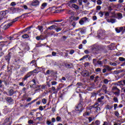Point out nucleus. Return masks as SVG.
<instances>
[{"label": "nucleus", "mask_w": 125, "mask_h": 125, "mask_svg": "<svg viewBox=\"0 0 125 125\" xmlns=\"http://www.w3.org/2000/svg\"><path fill=\"white\" fill-rule=\"evenodd\" d=\"M21 17H18L16 18H15L14 20H13V21L11 22H8L3 26V29L4 30H6V29H8L9 27H10L14 23H15V22L18 21V19H20Z\"/></svg>", "instance_id": "f257e3e1"}, {"label": "nucleus", "mask_w": 125, "mask_h": 125, "mask_svg": "<svg viewBox=\"0 0 125 125\" xmlns=\"http://www.w3.org/2000/svg\"><path fill=\"white\" fill-rule=\"evenodd\" d=\"M77 0H70L66 1V4L69 7L72 8V6H73V3H76V2H77Z\"/></svg>", "instance_id": "f03ea898"}, {"label": "nucleus", "mask_w": 125, "mask_h": 125, "mask_svg": "<svg viewBox=\"0 0 125 125\" xmlns=\"http://www.w3.org/2000/svg\"><path fill=\"white\" fill-rule=\"evenodd\" d=\"M40 1L38 0H33L31 3V5H32V6H39V5H40Z\"/></svg>", "instance_id": "7ed1b4c3"}, {"label": "nucleus", "mask_w": 125, "mask_h": 125, "mask_svg": "<svg viewBox=\"0 0 125 125\" xmlns=\"http://www.w3.org/2000/svg\"><path fill=\"white\" fill-rule=\"evenodd\" d=\"M76 111H79V112H82L83 110V104H79L75 109Z\"/></svg>", "instance_id": "20e7f679"}, {"label": "nucleus", "mask_w": 125, "mask_h": 125, "mask_svg": "<svg viewBox=\"0 0 125 125\" xmlns=\"http://www.w3.org/2000/svg\"><path fill=\"white\" fill-rule=\"evenodd\" d=\"M87 21V18L84 17L80 20L79 21V23L80 25H83L84 24L85 22H86Z\"/></svg>", "instance_id": "39448f33"}, {"label": "nucleus", "mask_w": 125, "mask_h": 125, "mask_svg": "<svg viewBox=\"0 0 125 125\" xmlns=\"http://www.w3.org/2000/svg\"><path fill=\"white\" fill-rule=\"evenodd\" d=\"M11 121H10V118L8 117L6 118L4 120V124L7 125H11Z\"/></svg>", "instance_id": "423d86ee"}, {"label": "nucleus", "mask_w": 125, "mask_h": 125, "mask_svg": "<svg viewBox=\"0 0 125 125\" xmlns=\"http://www.w3.org/2000/svg\"><path fill=\"white\" fill-rule=\"evenodd\" d=\"M6 15V12L3 11L0 12V21L2 20L3 18H4V16Z\"/></svg>", "instance_id": "0eeeda50"}, {"label": "nucleus", "mask_w": 125, "mask_h": 125, "mask_svg": "<svg viewBox=\"0 0 125 125\" xmlns=\"http://www.w3.org/2000/svg\"><path fill=\"white\" fill-rule=\"evenodd\" d=\"M82 76L84 77H88L90 74H89V72L87 70L84 71L82 72Z\"/></svg>", "instance_id": "6e6552de"}, {"label": "nucleus", "mask_w": 125, "mask_h": 125, "mask_svg": "<svg viewBox=\"0 0 125 125\" xmlns=\"http://www.w3.org/2000/svg\"><path fill=\"white\" fill-rule=\"evenodd\" d=\"M113 17H115L117 18V19H122V18H123V14L121 13L115 14V16Z\"/></svg>", "instance_id": "1a4fd4ad"}, {"label": "nucleus", "mask_w": 125, "mask_h": 125, "mask_svg": "<svg viewBox=\"0 0 125 125\" xmlns=\"http://www.w3.org/2000/svg\"><path fill=\"white\" fill-rule=\"evenodd\" d=\"M123 30H124V27H121L119 28H116L115 31L117 32V33H121Z\"/></svg>", "instance_id": "9d476101"}, {"label": "nucleus", "mask_w": 125, "mask_h": 125, "mask_svg": "<svg viewBox=\"0 0 125 125\" xmlns=\"http://www.w3.org/2000/svg\"><path fill=\"white\" fill-rule=\"evenodd\" d=\"M47 6V3L44 2L42 4L41 8L42 9H44V8H45V7H46Z\"/></svg>", "instance_id": "9b49d317"}, {"label": "nucleus", "mask_w": 125, "mask_h": 125, "mask_svg": "<svg viewBox=\"0 0 125 125\" xmlns=\"http://www.w3.org/2000/svg\"><path fill=\"white\" fill-rule=\"evenodd\" d=\"M56 28H57V26L53 25L48 27L47 30H55Z\"/></svg>", "instance_id": "f8f14e48"}, {"label": "nucleus", "mask_w": 125, "mask_h": 125, "mask_svg": "<svg viewBox=\"0 0 125 125\" xmlns=\"http://www.w3.org/2000/svg\"><path fill=\"white\" fill-rule=\"evenodd\" d=\"M97 105H98V103H96V104L93 106V107L94 108H97L96 112H98V111H100V107H97V106H97Z\"/></svg>", "instance_id": "ddd939ff"}, {"label": "nucleus", "mask_w": 125, "mask_h": 125, "mask_svg": "<svg viewBox=\"0 0 125 125\" xmlns=\"http://www.w3.org/2000/svg\"><path fill=\"white\" fill-rule=\"evenodd\" d=\"M37 88H39V89H44L45 88V86L44 85H40L37 86Z\"/></svg>", "instance_id": "4468645a"}, {"label": "nucleus", "mask_w": 125, "mask_h": 125, "mask_svg": "<svg viewBox=\"0 0 125 125\" xmlns=\"http://www.w3.org/2000/svg\"><path fill=\"white\" fill-rule=\"evenodd\" d=\"M72 7H73V8H75V9H79L80 8L79 6H78V5H76V4H73Z\"/></svg>", "instance_id": "2eb2a0df"}, {"label": "nucleus", "mask_w": 125, "mask_h": 125, "mask_svg": "<svg viewBox=\"0 0 125 125\" xmlns=\"http://www.w3.org/2000/svg\"><path fill=\"white\" fill-rule=\"evenodd\" d=\"M36 40L37 41H40L41 40V41H42V35H40V36H37L36 38Z\"/></svg>", "instance_id": "dca6fc26"}, {"label": "nucleus", "mask_w": 125, "mask_h": 125, "mask_svg": "<svg viewBox=\"0 0 125 125\" xmlns=\"http://www.w3.org/2000/svg\"><path fill=\"white\" fill-rule=\"evenodd\" d=\"M6 100L9 103H12V101H13V100L11 97L7 98Z\"/></svg>", "instance_id": "f3484780"}, {"label": "nucleus", "mask_w": 125, "mask_h": 125, "mask_svg": "<svg viewBox=\"0 0 125 125\" xmlns=\"http://www.w3.org/2000/svg\"><path fill=\"white\" fill-rule=\"evenodd\" d=\"M112 90L114 92L115 91H117V90H119V89L118 88H117V87H116V86H113L112 88Z\"/></svg>", "instance_id": "a211bd4d"}, {"label": "nucleus", "mask_w": 125, "mask_h": 125, "mask_svg": "<svg viewBox=\"0 0 125 125\" xmlns=\"http://www.w3.org/2000/svg\"><path fill=\"white\" fill-rule=\"evenodd\" d=\"M87 57H88V56L87 55L84 56L83 58L79 60V61H83V60H84V59H86V58H87Z\"/></svg>", "instance_id": "6ab92c4d"}, {"label": "nucleus", "mask_w": 125, "mask_h": 125, "mask_svg": "<svg viewBox=\"0 0 125 125\" xmlns=\"http://www.w3.org/2000/svg\"><path fill=\"white\" fill-rule=\"evenodd\" d=\"M97 60L96 59H93V63L95 65V66H97Z\"/></svg>", "instance_id": "aec40b11"}, {"label": "nucleus", "mask_w": 125, "mask_h": 125, "mask_svg": "<svg viewBox=\"0 0 125 125\" xmlns=\"http://www.w3.org/2000/svg\"><path fill=\"white\" fill-rule=\"evenodd\" d=\"M22 39H28L29 38V35L28 34H24L22 36Z\"/></svg>", "instance_id": "412c9836"}, {"label": "nucleus", "mask_w": 125, "mask_h": 125, "mask_svg": "<svg viewBox=\"0 0 125 125\" xmlns=\"http://www.w3.org/2000/svg\"><path fill=\"white\" fill-rule=\"evenodd\" d=\"M114 93L115 94V95H120V89L117 90Z\"/></svg>", "instance_id": "4be33fe9"}, {"label": "nucleus", "mask_w": 125, "mask_h": 125, "mask_svg": "<svg viewBox=\"0 0 125 125\" xmlns=\"http://www.w3.org/2000/svg\"><path fill=\"white\" fill-rule=\"evenodd\" d=\"M67 13L68 14H70V15H74V12L71 10L68 11Z\"/></svg>", "instance_id": "5701e85b"}, {"label": "nucleus", "mask_w": 125, "mask_h": 125, "mask_svg": "<svg viewBox=\"0 0 125 125\" xmlns=\"http://www.w3.org/2000/svg\"><path fill=\"white\" fill-rule=\"evenodd\" d=\"M38 28L39 30V31H40V32H42V31H43V29H42L43 28L42 26H39L38 27Z\"/></svg>", "instance_id": "b1692460"}, {"label": "nucleus", "mask_w": 125, "mask_h": 125, "mask_svg": "<svg viewBox=\"0 0 125 125\" xmlns=\"http://www.w3.org/2000/svg\"><path fill=\"white\" fill-rule=\"evenodd\" d=\"M97 3L98 5H101V4H102V1H101V0H98L97 1Z\"/></svg>", "instance_id": "393cba45"}, {"label": "nucleus", "mask_w": 125, "mask_h": 125, "mask_svg": "<svg viewBox=\"0 0 125 125\" xmlns=\"http://www.w3.org/2000/svg\"><path fill=\"white\" fill-rule=\"evenodd\" d=\"M57 32H60V31H61V30H62V28H60V27H58V28H56L55 29Z\"/></svg>", "instance_id": "a878e982"}, {"label": "nucleus", "mask_w": 125, "mask_h": 125, "mask_svg": "<svg viewBox=\"0 0 125 125\" xmlns=\"http://www.w3.org/2000/svg\"><path fill=\"white\" fill-rule=\"evenodd\" d=\"M110 23H116V19H110Z\"/></svg>", "instance_id": "bb28decb"}, {"label": "nucleus", "mask_w": 125, "mask_h": 125, "mask_svg": "<svg viewBox=\"0 0 125 125\" xmlns=\"http://www.w3.org/2000/svg\"><path fill=\"white\" fill-rule=\"evenodd\" d=\"M123 81H120V82H119L118 83H117V85H124V84L123 83Z\"/></svg>", "instance_id": "cd10ccee"}, {"label": "nucleus", "mask_w": 125, "mask_h": 125, "mask_svg": "<svg viewBox=\"0 0 125 125\" xmlns=\"http://www.w3.org/2000/svg\"><path fill=\"white\" fill-rule=\"evenodd\" d=\"M83 2H84V3H87V4H89V2H88V0H83Z\"/></svg>", "instance_id": "c85d7f7f"}, {"label": "nucleus", "mask_w": 125, "mask_h": 125, "mask_svg": "<svg viewBox=\"0 0 125 125\" xmlns=\"http://www.w3.org/2000/svg\"><path fill=\"white\" fill-rule=\"evenodd\" d=\"M28 124H29V125H33V124H34V121L30 120L28 121Z\"/></svg>", "instance_id": "c756f323"}, {"label": "nucleus", "mask_w": 125, "mask_h": 125, "mask_svg": "<svg viewBox=\"0 0 125 125\" xmlns=\"http://www.w3.org/2000/svg\"><path fill=\"white\" fill-rule=\"evenodd\" d=\"M104 83H109V80L108 79H105L104 80Z\"/></svg>", "instance_id": "7c9ffc66"}, {"label": "nucleus", "mask_w": 125, "mask_h": 125, "mask_svg": "<svg viewBox=\"0 0 125 125\" xmlns=\"http://www.w3.org/2000/svg\"><path fill=\"white\" fill-rule=\"evenodd\" d=\"M52 85H56V84H57V82L55 81H52L51 82Z\"/></svg>", "instance_id": "2f4dec72"}, {"label": "nucleus", "mask_w": 125, "mask_h": 125, "mask_svg": "<svg viewBox=\"0 0 125 125\" xmlns=\"http://www.w3.org/2000/svg\"><path fill=\"white\" fill-rule=\"evenodd\" d=\"M10 5L11 6H15V5H16V3L15 2H12L11 3Z\"/></svg>", "instance_id": "473e14b6"}, {"label": "nucleus", "mask_w": 125, "mask_h": 125, "mask_svg": "<svg viewBox=\"0 0 125 125\" xmlns=\"http://www.w3.org/2000/svg\"><path fill=\"white\" fill-rule=\"evenodd\" d=\"M79 19H80V17H74L73 18V20H74V21H78V20H79Z\"/></svg>", "instance_id": "72a5a7b5"}, {"label": "nucleus", "mask_w": 125, "mask_h": 125, "mask_svg": "<svg viewBox=\"0 0 125 125\" xmlns=\"http://www.w3.org/2000/svg\"><path fill=\"white\" fill-rule=\"evenodd\" d=\"M42 103L43 104H46V100L45 99H43L42 100Z\"/></svg>", "instance_id": "f704fd0d"}, {"label": "nucleus", "mask_w": 125, "mask_h": 125, "mask_svg": "<svg viewBox=\"0 0 125 125\" xmlns=\"http://www.w3.org/2000/svg\"><path fill=\"white\" fill-rule=\"evenodd\" d=\"M97 64V65H102V62H101L100 61H98Z\"/></svg>", "instance_id": "c9c22d12"}, {"label": "nucleus", "mask_w": 125, "mask_h": 125, "mask_svg": "<svg viewBox=\"0 0 125 125\" xmlns=\"http://www.w3.org/2000/svg\"><path fill=\"white\" fill-rule=\"evenodd\" d=\"M12 89H11L9 92V95L10 96H12V94H13V93H12Z\"/></svg>", "instance_id": "e433bc0d"}, {"label": "nucleus", "mask_w": 125, "mask_h": 125, "mask_svg": "<svg viewBox=\"0 0 125 125\" xmlns=\"http://www.w3.org/2000/svg\"><path fill=\"white\" fill-rule=\"evenodd\" d=\"M103 88L104 90V92L105 93L107 92V90H106L107 88L106 87V86L105 85L103 86Z\"/></svg>", "instance_id": "4c0bfd02"}, {"label": "nucleus", "mask_w": 125, "mask_h": 125, "mask_svg": "<svg viewBox=\"0 0 125 125\" xmlns=\"http://www.w3.org/2000/svg\"><path fill=\"white\" fill-rule=\"evenodd\" d=\"M99 15L100 16V17H103V15H104L103 12H100L99 13Z\"/></svg>", "instance_id": "58836bf2"}, {"label": "nucleus", "mask_w": 125, "mask_h": 125, "mask_svg": "<svg viewBox=\"0 0 125 125\" xmlns=\"http://www.w3.org/2000/svg\"><path fill=\"white\" fill-rule=\"evenodd\" d=\"M74 53H75V50H71L69 52V54H71L72 55V54H74Z\"/></svg>", "instance_id": "ea45409f"}, {"label": "nucleus", "mask_w": 125, "mask_h": 125, "mask_svg": "<svg viewBox=\"0 0 125 125\" xmlns=\"http://www.w3.org/2000/svg\"><path fill=\"white\" fill-rule=\"evenodd\" d=\"M56 120L57 122H60V121H61V117L58 116L56 118Z\"/></svg>", "instance_id": "a19ab883"}, {"label": "nucleus", "mask_w": 125, "mask_h": 125, "mask_svg": "<svg viewBox=\"0 0 125 125\" xmlns=\"http://www.w3.org/2000/svg\"><path fill=\"white\" fill-rule=\"evenodd\" d=\"M95 125H100V122L98 120H97L95 123Z\"/></svg>", "instance_id": "79ce46f5"}, {"label": "nucleus", "mask_w": 125, "mask_h": 125, "mask_svg": "<svg viewBox=\"0 0 125 125\" xmlns=\"http://www.w3.org/2000/svg\"><path fill=\"white\" fill-rule=\"evenodd\" d=\"M77 86H82L83 83H77Z\"/></svg>", "instance_id": "37998d69"}, {"label": "nucleus", "mask_w": 125, "mask_h": 125, "mask_svg": "<svg viewBox=\"0 0 125 125\" xmlns=\"http://www.w3.org/2000/svg\"><path fill=\"white\" fill-rule=\"evenodd\" d=\"M79 3L80 5H83V1L82 0H78Z\"/></svg>", "instance_id": "c03bdc74"}, {"label": "nucleus", "mask_w": 125, "mask_h": 125, "mask_svg": "<svg viewBox=\"0 0 125 125\" xmlns=\"http://www.w3.org/2000/svg\"><path fill=\"white\" fill-rule=\"evenodd\" d=\"M97 20V17H96V16H94L93 17V20H94V21H95V20Z\"/></svg>", "instance_id": "a18cd8bd"}, {"label": "nucleus", "mask_w": 125, "mask_h": 125, "mask_svg": "<svg viewBox=\"0 0 125 125\" xmlns=\"http://www.w3.org/2000/svg\"><path fill=\"white\" fill-rule=\"evenodd\" d=\"M96 72H101V69L100 68L96 69Z\"/></svg>", "instance_id": "49530a36"}, {"label": "nucleus", "mask_w": 125, "mask_h": 125, "mask_svg": "<svg viewBox=\"0 0 125 125\" xmlns=\"http://www.w3.org/2000/svg\"><path fill=\"white\" fill-rule=\"evenodd\" d=\"M113 100H114V102L118 103V98L115 97V98H114Z\"/></svg>", "instance_id": "de8ad7c7"}, {"label": "nucleus", "mask_w": 125, "mask_h": 125, "mask_svg": "<svg viewBox=\"0 0 125 125\" xmlns=\"http://www.w3.org/2000/svg\"><path fill=\"white\" fill-rule=\"evenodd\" d=\"M110 15V13L108 12H105V16L108 17Z\"/></svg>", "instance_id": "09e8293b"}, {"label": "nucleus", "mask_w": 125, "mask_h": 125, "mask_svg": "<svg viewBox=\"0 0 125 125\" xmlns=\"http://www.w3.org/2000/svg\"><path fill=\"white\" fill-rule=\"evenodd\" d=\"M101 9V6H97V10H100Z\"/></svg>", "instance_id": "8fccbe9b"}, {"label": "nucleus", "mask_w": 125, "mask_h": 125, "mask_svg": "<svg viewBox=\"0 0 125 125\" xmlns=\"http://www.w3.org/2000/svg\"><path fill=\"white\" fill-rule=\"evenodd\" d=\"M19 85L21 86H24V82H21L19 83Z\"/></svg>", "instance_id": "3c124183"}, {"label": "nucleus", "mask_w": 125, "mask_h": 125, "mask_svg": "<svg viewBox=\"0 0 125 125\" xmlns=\"http://www.w3.org/2000/svg\"><path fill=\"white\" fill-rule=\"evenodd\" d=\"M56 54L57 53L55 52H52V55H53V56H56Z\"/></svg>", "instance_id": "603ef678"}, {"label": "nucleus", "mask_w": 125, "mask_h": 125, "mask_svg": "<svg viewBox=\"0 0 125 125\" xmlns=\"http://www.w3.org/2000/svg\"><path fill=\"white\" fill-rule=\"evenodd\" d=\"M114 110H116L117 109V107H118V104H114Z\"/></svg>", "instance_id": "864d4df0"}, {"label": "nucleus", "mask_w": 125, "mask_h": 125, "mask_svg": "<svg viewBox=\"0 0 125 125\" xmlns=\"http://www.w3.org/2000/svg\"><path fill=\"white\" fill-rule=\"evenodd\" d=\"M84 53H85L86 54H88L89 53V51H88V50H85L84 51Z\"/></svg>", "instance_id": "5fc2aeb1"}, {"label": "nucleus", "mask_w": 125, "mask_h": 125, "mask_svg": "<svg viewBox=\"0 0 125 125\" xmlns=\"http://www.w3.org/2000/svg\"><path fill=\"white\" fill-rule=\"evenodd\" d=\"M88 120H89V123H91L92 121V118L91 117H89Z\"/></svg>", "instance_id": "6e6d98bb"}, {"label": "nucleus", "mask_w": 125, "mask_h": 125, "mask_svg": "<svg viewBox=\"0 0 125 125\" xmlns=\"http://www.w3.org/2000/svg\"><path fill=\"white\" fill-rule=\"evenodd\" d=\"M84 65H85V67H86V66L89 65V62H86V63H85Z\"/></svg>", "instance_id": "4d7b16f0"}, {"label": "nucleus", "mask_w": 125, "mask_h": 125, "mask_svg": "<svg viewBox=\"0 0 125 125\" xmlns=\"http://www.w3.org/2000/svg\"><path fill=\"white\" fill-rule=\"evenodd\" d=\"M31 100H32V98H29L27 100V102H30V101H31Z\"/></svg>", "instance_id": "13d9d810"}, {"label": "nucleus", "mask_w": 125, "mask_h": 125, "mask_svg": "<svg viewBox=\"0 0 125 125\" xmlns=\"http://www.w3.org/2000/svg\"><path fill=\"white\" fill-rule=\"evenodd\" d=\"M90 80H93V79H94V76L91 75V76L90 77Z\"/></svg>", "instance_id": "bf43d9fd"}, {"label": "nucleus", "mask_w": 125, "mask_h": 125, "mask_svg": "<svg viewBox=\"0 0 125 125\" xmlns=\"http://www.w3.org/2000/svg\"><path fill=\"white\" fill-rule=\"evenodd\" d=\"M23 7L24 9H28V7L26 5H23Z\"/></svg>", "instance_id": "052dcab7"}, {"label": "nucleus", "mask_w": 125, "mask_h": 125, "mask_svg": "<svg viewBox=\"0 0 125 125\" xmlns=\"http://www.w3.org/2000/svg\"><path fill=\"white\" fill-rule=\"evenodd\" d=\"M39 110H40V111H42V110H43V108L42 107V106H40Z\"/></svg>", "instance_id": "680f3d73"}, {"label": "nucleus", "mask_w": 125, "mask_h": 125, "mask_svg": "<svg viewBox=\"0 0 125 125\" xmlns=\"http://www.w3.org/2000/svg\"><path fill=\"white\" fill-rule=\"evenodd\" d=\"M52 122L55 123V118H52Z\"/></svg>", "instance_id": "e2e57ef3"}, {"label": "nucleus", "mask_w": 125, "mask_h": 125, "mask_svg": "<svg viewBox=\"0 0 125 125\" xmlns=\"http://www.w3.org/2000/svg\"><path fill=\"white\" fill-rule=\"evenodd\" d=\"M79 49H82V48H83V45L80 44L79 46Z\"/></svg>", "instance_id": "0e129e2a"}, {"label": "nucleus", "mask_w": 125, "mask_h": 125, "mask_svg": "<svg viewBox=\"0 0 125 125\" xmlns=\"http://www.w3.org/2000/svg\"><path fill=\"white\" fill-rule=\"evenodd\" d=\"M47 124L48 125H51V122H50V121H47Z\"/></svg>", "instance_id": "69168bd1"}, {"label": "nucleus", "mask_w": 125, "mask_h": 125, "mask_svg": "<svg viewBox=\"0 0 125 125\" xmlns=\"http://www.w3.org/2000/svg\"><path fill=\"white\" fill-rule=\"evenodd\" d=\"M27 78H29V76H25L23 79V80H24V81H26V80H27Z\"/></svg>", "instance_id": "338daca9"}, {"label": "nucleus", "mask_w": 125, "mask_h": 125, "mask_svg": "<svg viewBox=\"0 0 125 125\" xmlns=\"http://www.w3.org/2000/svg\"><path fill=\"white\" fill-rule=\"evenodd\" d=\"M115 116H119V112H115Z\"/></svg>", "instance_id": "774afa93"}]
</instances>
